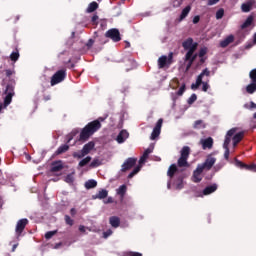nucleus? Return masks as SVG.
<instances>
[{
  "label": "nucleus",
  "instance_id": "680f3d73",
  "mask_svg": "<svg viewBox=\"0 0 256 256\" xmlns=\"http://www.w3.org/2000/svg\"><path fill=\"white\" fill-rule=\"evenodd\" d=\"M94 43H95V40L89 39L88 42L86 43V46L88 47V49H91Z\"/></svg>",
  "mask_w": 256,
  "mask_h": 256
},
{
  "label": "nucleus",
  "instance_id": "9b49d317",
  "mask_svg": "<svg viewBox=\"0 0 256 256\" xmlns=\"http://www.w3.org/2000/svg\"><path fill=\"white\" fill-rule=\"evenodd\" d=\"M137 164V159L136 158H128L126 161L122 164L121 171L122 173H126V171H129L135 167Z\"/></svg>",
  "mask_w": 256,
  "mask_h": 256
},
{
  "label": "nucleus",
  "instance_id": "c756f323",
  "mask_svg": "<svg viewBox=\"0 0 256 256\" xmlns=\"http://www.w3.org/2000/svg\"><path fill=\"white\" fill-rule=\"evenodd\" d=\"M253 25V16H249L245 22L241 25V29H247V27H251Z\"/></svg>",
  "mask_w": 256,
  "mask_h": 256
},
{
  "label": "nucleus",
  "instance_id": "58836bf2",
  "mask_svg": "<svg viewBox=\"0 0 256 256\" xmlns=\"http://www.w3.org/2000/svg\"><path fill=\"white\" fill-rule=\"evenodd\" d=\"M64 220H65L66 225H69L70 227H73L75 221L73 219H71V216L65 215Z\"/></svg>",
  "mask_w": 256,
  "mask_h": 256
},
{
  "label": "nucleus",
  "instance_id": "f03ea898",
  "mask_svg": "<svg viewBox=\"0 0 256 256\" xmlns=\"http://www.w3.org/2000/svg\"><path fill=\"white\" fill-rule=\"evenodd\" d=\"M15 85L16 82L14 79L9 80L8 84L6 85L4 107H9V105H11L13 97H15Z\"/></svg>",
  "mask_w": 256,
  "mask_h": 256
},
{
  "label": "nucleus",
  "instance_id": "f257e3e1",
  "mask_svg": "<svg viewBox=\"0 0 256 256\" xmlns=\"http://www.w3.org/2000/svg\"><path fill=\"white\" fill-rule=\"evenodd\" d=\"M105 121V118L99 117L97 120H94L88 123L80 132L78 141H89V139L101 129V123Z\"/></svg>",
  "mask_w": 256,
  "mask_h": 256
},
{
  "label": "nucleus",
  "instance_id": "052dcab7",
  "mask_svg": "<svg viewBox=\"0 0 256 256\" xmlns=\"http://www.w3.org/2000/svg\"><path fill=\"white\" fill-rule=\"evenodd\" d=\"M110 235H113L112 230H107L106 232L103 233L104 239H107V237H110Z\"/></svg>",
  "mask_w": 256,
  "mask_h": 256
},
{
  "label": "nucleus",
  "instance_id": "7c9ffc66",
  "mask_svg": "<svg viewBox=\"0 0 256 256\" xmlns=\"http://www.w3.org/2000/svg\"><path fill=\"white\" fill-rule=\"evenodd\" d=\"M91 159V156H86L78 163V167H85L86 165H89V163H91Z\"/></svg>",
  "mask_w": 256,
  "mask_h": 256
},
{
  "label": "nucleus",
  "instance_id": "ddd939ff",
  "mask_svg": "<svg viewBox=\"0 0 256 256\" xmlns=\"http://www.w3.org/2000/svg\"><path fill=\"white\" fill-rule=\"evenodd\" d=\"M238 128H231L226 136H225V140H224V144H223V148H227L229 147L230 143H231V138L233 137V135H235V133H237Z\"/></svg>",
  "mask_w": 256,
  "mask_h": 256
},
{
  "label": "nucleus",
  "instance_id": "e2e57ef3",
  "mask_svg": "<svg viewBox=\"0 0 256 256\" xmlns=\"http://www.w3.org/2000/svg\"><path fill=\"white\" fill-rule=\"evenodd\" d=\"M220 0H208L207 5L212 6V5H217Z\"/></svg>",
  "mask_w": 256,
  "mask_h": 256
},
{
  "label": "nucleus",
  "instance_id": "3c124183",
  "mask_svg": "<svg viewBox=\"0 0 256 256\" xmlns=\"http://www.w3.org/2000/svg\"><path fill=\"white\" fill-rule=\"evenodd\" d=\"M73 181H75V178L73 177V174H68V175L65 177V182H66V183H73Z\"/></svg>",
  "mask_w": 256,
  "mask_h": 256
},
{
  "label": "nucleus",
  "instance_id": "bb28decb",
  "mask_svg": "<svg viewBox=\"0 0 256 256\" xmlns=\"http://www.w3.org/2000/svg\"><path fill=\"white\" fill-rule=\"evenodd\" d=\"M69 151V145L68 144H63L55 152V155H63V153H67Z\"/></svg>",
  "mask_w": 256,
  "mask_h": 256
},
{
  "label": "nucleus",
  "instance_id": "39448f33",
  "mask_svg": "<svg viewBox=\"0 0 256 256\" xmlns=\"http://www.w3.org/2000/svg\"><path fill=\"white\" fill-rule=\"evenodd\" d=\"M189 155H191V148L189 146H184L180 151V158L178 159V167H189Z\"/></svg>",
  "mask_w": 256,
  "mask_h": 256
},
{
  "label": "nucleus",
  "instance_id": "20e7f679",
  "mask_svg": "<svg viewBox=\"0 0 256 256\" xmlns=\"http://www.w3.org/2000/svg\"><path fill=\"white\" fill-rule=\"evenodd\" d=\"M182 47L185 51H187L186 59H189V57H191V55H193V53L197 51V47H199V44L197 42H193V38H187L182 43Z\"/></svg>",
  "mask_w": 256,
  "mask_h": 256
},
{
  "label": "nucleus",
  "instance_id": "6e6552de",
  "mask_svg": "<svg viewBox=\"0 0 256 256\" xmlns=\"http://www.w3.org/2000/svg\"><path fill=\"white\" fill-rule=\"evenodd\" d=\"M203 77H211V71H209V68H205L197 77L196 83L191 85V89L193 91L199 89L201 87V83H203Z\"/></svg>",
  "mask_w": 256,
  "mask_h": 256
},
{
  "label": "nucleus",
  "instance_id": "338daca9",
  "mask_svg": "<svg viewBox=\"0 0 256 256\" xmlns=\"http://www.w3.org/2000/svg\"><path fill=\"white\" fill-rule=\"evenodd\" d=\"M173 5L174 7H181V2H179V0H174Z\"/></svg>",
  "mask_w": 256,
  "mask_h": 256
},
{
  "label": "nucleus",
  "instance_id": "8fccbe9b",
  "mask_svg": "<svg viewBox=\"0 0 256 256\" xmlns=\"http://www.w3.org/2000/svg\"><path fill=\"white\" fill-rule=\"evenodd\" d=\"M151 153H153V149L148 148V149H146V150L144 151L142 157L148 159V158H149V155H151Z\"/></svg>",
  "mask_w": 256,
  "mask_h": 256
},
{
  "label": "nucleus",
  "instance_id": "ea45409f",
  "mask_svg": "<svg viewBox=\"0 0 256 256\" xmlns=\"http://www.w3.org/2000/svg\"><path fill=\"white\" fill-rule=\"evenodd\" d=\"M202 91H204V93H207V91H209V80L203 81L202 80Z\"/></svg>",
  "mask_w": 256,
  "mask_h": 256
},
{
  "label": "nucleus",
  "instance_id": "69168bd1",
  "mask_svg": "<svg viewBox=\"0 0 256 256\" xmlns=\"http://www.w3.org/2000/svg\"><path fill=\"white\" fill-rule=\"evenodd\" d=\"M245 107L246 108H248V109H256V104H255V102H250V106L249 107H247V105H245Z\"/></svg>",
  "mask_w": 256,
  "mask_h": 256
},
{
  "label": "nucleus",
  "instance_id": "6ab92c4d",
  "mask_svg": "<svg viewBox=\"0 0 256 256\" xmlns=\"http://www.w3.org/2000/svg\"><path fill=\"white\" fill-rule=\"evenodd\" d=\"M253 5H255V1L249 0L241 5V10L243 11V13H249V11L253 9Z\"/></svg>",
  "mask_w": 256,
  "mask_h": 256
},
{
  "label": "nucleus",
  "instance_id": "4c0bfd02",
  "mask_svg": "<svg viewBox=\"0 0 256 256\" xmlns=\"http://www.w3.org/2000/svg\"><path fill=\"white\" fill-rule=\"evenodd\" d=\"M159 135H161V131L154 128L150 136L151 141H155Z\"/></svg>",
  "mask_w": 256,
  "mask_h": 256
},
{
  "label": "nucleus",
  "instance_id": "f704fd0d",
  "mask_svg": "<svg viewBox=\"0 0 256 256\" xmlns=\"http://www.w3.org/2000/svg\"><path fill=\"white\" fill-rule=\"evenodd\" d=\"M19 57H20V55H19V50H18V49H16V51H14V52H12V53L10 54V59H11V61H13L14 63L17 62V61H19Z\"/></svg>",
  "mask_w": 256,
  "mask_h": 256
},
{
  "label": "nucleus",
  "instance_id": "2eb2a0df",
  "mask_svg": "<svg viewBox=\"0 0 256 256\" xmlns=\"http://www.w3.org/2000/svg\"><path fill=\"white\" fill-rule=\"evenodd\" d=\"M243 137H245V131L236 132L232 137L233 147H237L243 141Z\"/></svg>",
  "mask_w": 256,
  "mask_h": 256
},
{
  "label": "nucleus",
  "instance_id": "0eeeda50",
  "mask_svg": "<svg viewBox=\"0 0 256 256\" xmlns=\"http://www.w3.org/2000/svg\"><path fill=\"white\" fill-rule=\"evenodd\" d=\"M215 163H217V158L213 157V154H209L206 157V160L204 161V163L202 164H198L200 166V168L203 171H211V169H213V165H215Z\"/></svg>",
  "mask_w": 256,
  "mask_h": 256
},
{
  "label": "nucleus",
  "instance_id": "f3484780",
  "mask_svg": "<svg viewBox=\"0 0 256 256\" xmlns=\"http://www.w3.org/2000/svg\"><path fill=\"white\" fill-rule=\"evenodd\" d=\"M201 173H203V170L201 169V167L198 165L197 168L194 170L193 172V181L194 183H201L202 181V177H201Z\"/></svg>",
  "mask_w": 256,
  "mask_h": 256
},
{
  "label": "nucleus",
  "instance_id": "5701e85b",
  "mask_svg": "<svg viewBox=\"0 0 256 256\" xmlns=\"http://www.w3.org/2000/svg\"><path fill=\"white\" fill-rule=\"evenodd\" d=\"M109 195V191L102 189L97 194L92 196V199H107Z\"/></svg>",
  "mask_w": 256,
  "mask_h": 256
},
{
  "label": "nucleus",
  "instance_id": "4d7b16f0",
  "mask_svg": "<svg viewBox=\"0 0 256 256\" xmlns=\"http://www.w3.org/2000/svg\"><path fill=\"white\" fill-rule=\"evenodd\" d=\"M5 73H6V77H11V75H15V71L11 69H6Z\"/></svg>",
  "mask_w": 256,
  "mask_h": 256
},
{
  "label": "nucleus",
  "instance_id": "09e8293b",
  "mask_svg": "<svg viewBox=\"0 0 256 256\" xmlns=\"http://www.w3.org/2000/svg\"><path fill=\"white\" fill-rule=\"evenodd\" d=\"M161 127H163V119L160 118L157 123H156V126L154 127V129L158 130V131H161Z\"/></svg>",
  "mask_w": 256,
  "mask_h": 256
},
{
  "label": "nucleus",
  "instance_id": "0e129e2a",
  "mask_svg": "<svg viewBox=\"0 0 256 256\" xmlns=\"http://www.w3.org/2000/svg\"><path fill=\"white\" fill-rule=\"evenodd\" d=\"M199 21H201V17H200L199 15H197V16H195V17L193 18V23H194V25H197V23H199Z\"/></svg>",
  "mask_w": 256,
  "mask_h": 256
},
{
  "label": "nucleus",
  "instance_id": "aec40b11",
  "mask_svg": "<svg viewBox=\"0 0 256 256\" xmlns=\"http://www.w3.org/2000/svg\"><path fill=\"white\" fill-rule=\"evenodd\" d=\"M234 41H235V36L229 35L228 37H226L224 40L220 42V47L222 48L229 47V45H231V43H233Z\"/></svg>",
  "mask_w": 256,
  "mask_h": 256
},
{
  "label": "nucleus",
  "instance_id": "a19ab883",
  "mask_svg": "<svg viewBox=\"0 0 256 256\" xmlns=\"http://www.w3.org/2000/svg\"><path fill=\"white\" fill-rule=\"evenodd\" d=\"M249 77L252 82L256 83V68L249 72Z\"/></svg>",
  "mask_w": 256,
  "mask_h": 256
},
{
  "label": "nucleus",
  "instance_id": "2f4dec72",
  "mask_svg": "<svg viewBox=\"0 0 256 256\" xmlns=\"http://www.w3.org/2000/svg\"><path fill=\"white\" fill-rule=\"evenodd\" d=\"M190 12H191V6H186L181 12V15H180L181 21H183V19H185V17H187V15H189Z\"/></svg>",
  "mask_w": 256,
  "mask_h": 256
},
{
  "label": "nucleus",
  "instance_id": "6e6d98bb",
  "mask_svg": "<svg viewBox=\"0 0 256 256\" xmlns=\"http://www.w3.org/2000/svg\"><path fill=\"white\" fill-rule=\"evenodd\" d=\"M97 21H99V16L97 14H94L91 18V23L93 25H97Z\"/></svg>",
  "mask_w": 256,
  "mask_h": 256
},
{
  "label": "nucleus",
  "instance_id": "cd10ccee",
  "mask_svg": "<svg viewBox=\"0 0 256 256\" xmlns=\"http://www.w3.org/2000/svg\"><path fill=\"white\" fill-rule=\"evenodd\" d=\"M178 169H177V165L176 164H172L170 165L167 175L168 177H170L172 179V177H175V174L177 173Z\"/></svg>",
  "mask_w": 256,
  "mask_h": 256
},
{
  "label": "nucleus",
  "instance_id": "412c9836",
  "mask_svg": "<svg viewBox=\"0 0 256 256\" xmlns=\"http://www.w3.org/2000/svg\"><path fill=\"white\" fill-rule=\"evenodd\" d=\"M169 65V61L167 60V56L162 55L158 58V69H165Z\"/></svg>",
  "mask_w": 256,
  "mask_h": 256
},
{
  "label": "nucleus",
  "instance_id": "e433bc0d",
  "mask_svg": "<svg viewBox=\"0 0 256 256\" xmlns=\"http://www.w3.org/2000/svg\"><path fill=\"white\" fill-rule=\"evenodd\" d=\"M194 129H205V125L203 124V120H196L193 125Z\"/></svg>",
  "mask_w": 256,
  "mask_h": 256
},
{
  "label": "nucleus",
  "instance_id": "5fc2aeb1",
  "mask_svg": "<svg viewBox=\"0 0 256 256\" xmlns=\"http://www.w3.org/2000/svg\"><path fill=\"white\" fill-rule=\"evenodd\" d=\"M225 149V152H224V159L226 160V161H229V155H230V150H229V147H226V148H224Z\"/></svg>",
  "mask_w": 256,
  "mask_h": 256
},
{
  "label": "nucleus",
  "instance_id": "4468645a",
  "mask_svg": "<svg viewBox=\"0 0 256 256\" xmlns=\"http://www.w3.org/2000/svg\"><path fill=\"white\" fill-rule=\"evenodd\" d=\"M145 161H147V158H145V156H141L140 160H139V165L136 166L133 171L128 175V179H133V177H135V175H137V173H139V171H141V165H143V163H145Z\"/></svg>",
  "mask_w": 256,
  "mask_h": 256
},
{
  "label": "nucleus",
  "instance_id": "13d9d810",
  "mask_svg": "<svg viewBox=\"0 0 256 256\" xmlns=\"http://www.w3.org/2000/svg\"><path fill=\"white\" fill-rule=\"evenodd\" d=\"M168 65H171L173 63V52H170L167 57Z\"/></svg>",
  "mask_w": 256,
  "mask_h": 256
},
{
  "label": "nucleus",
  "instance_id": "a878e982",
  "mask_svg": "<svg viewBox=\"0 0 256 256\" xmlns=\"http://www.w3.org/2000/svg\"><path fill=\"white\" fill-rule=\"evenodd\" d=\"M215 191H217V184H212L203 190V195H211V193H215Z\"/></svg>",
  "mask_w": 256,
  "mask_h": 256
},
{
  "label": "nucleus",
  "instance_id": "473e14b6",
  "mask_svg": "<svg viewBox=\"0 0 256 256\" xmlns=\"http://www.w3.org/2000/svg\"><path fill=\"white\" fill-rule=\"evenodd\" d=\"M85 187L87 189H95L97 187V181L95 180H88L85 182Z\"/></svg>",
  "mask_w": 256,
  "mask_h": 256
},
{
  "label": "nucleus",
  "instance_id": "bf43d9fd",
  "mask_svg": "<svg viewBox=\"0 0 256 256\" xmlns=\"http://www.w3.org/2000/svg\"><path fill=\"white\" fill-rule=\"evenodd\" d=\"M187 61L188 63L186 65L185 73H187L189 69H191V67L193 66V62L191 60H187Z\"/></svg>",
  "mask_w": 256,
  "mask_h": 256
},
{
  "label": "nucleus",
  "instance_id": "423d86ee",
  "mask_svg": "<svg viewBox=\"0 0 256 256\" xmlns=\"http://www.w3.org/2000/svg\"><path fill=\"white\" fill-rule=\"evenodd\" d=\"M65 77H67V70L62 69L58 70L52 77L50 81L51 87H55V85H59L62 81H65Z\"/></svg>",
  "mask_w": 256,
  "mask_h": 256
},
{
  "label": "nucleus",
  "instance_id": "a211bd4d",
  "mask_svg": "<svg viewBox=\"0 0 256 256\" xmlns=\"http://www.w3.org/2000/svg\"><path fill=\"white\" fill-rule=\"evenodd\" d=\"M129 138V132L127 130H121L116 138L117 143H125Z\"/></svg>",
  "mask_w": 256,
  "mask_h": 256
},
{
  "label": "nucleus",
  "instance_id": "c9c22d12",
  "mask_svg": "<svg viewBox=\"0 0 256 256\" xmlns=\"http://www.w3.org/2000/svg\"><path fill=\"white\" fill-rule=\"evenodd\" d=\"M97 167H101V160L95 158L91 163H90V169H95Z\"/></svg>",
  "mask_w": 256,
  "mask_h": 256
},
{
  "label": "nucleus",
  "instance_id": "a18cd8bd",
  "mask_svg": "<svg viewBox=\"0 0 256 256\" xmlns=\"http://www.w3.org/2000/svg\"><path fill=\"white\" fill-rule=\"evenodd\" d=\"M195 101H197V94H192V95L189 97L187 103H188V105H193V103H194Z\"/></svg>",
  "mask_w": 256,
  "mask_h": 256
},
{
  "label": "nucleus",
  "instance_id": "f8f14e48",
  "mask_svg": "<svg viewBox=\"0 0 256 256\" xmlns=\"http://www.w3.org/2000/svg\"><path fill=\"white\" fill-rule=\"evenodd\" d=\"M27 225H29V220L26 218L20 219L17 224H16V235L21 236V233H23V231H25V227H27Z\"/></svg>",
  "mask_w": 256,
  "mask_h": 256
},
{
  "label": "nucleus",
  "instance_id": "9d476101",
  "mask_svg": "<svg viewBox=\"0 0 256 256\" xmlns=\"http://www.w3.org/2000/svg\"><path fill=\"white\" fill-rule=\"evenodd\" d=\"M235 165L239 167V169H244L245 171H252L256 173V165L255 164H245L241 160L235 158Z\"/></svg>",
  "mask_w": 256,
  "mask_h": 256
},
{
  "label": "nucleus",
  "instance_id": "dca6fc26",
  "mask_svg": "<svg viewBox=\"0 0 256 256\" xmlns=\"http://www.w3.org/2000/svg\"><path fill=\"white\" fill-rule=\"evenodd\" d=\"M63 168V161L58 160L52 162L50 171L51 173H58V171H63Z\"/></svg>",
  "mask_w": 256,
  "mask_h": 256
},
{
  "label": "nucleus",
  "instance_id": "79ce46f5",
  "mask_svg": "<svg viewBox=\"0 0 256 256\" xmlns=\"http://www.w3.org/2000/svg\"><path fill=\"white\" fill-rule=\"evenodd\" d=\"M54 235H57V230H53V231H48L45 234V239L49 240L51 239Z\"/></svg>",
  "mask_w": 256,
  "mask_h": 256
},
{
  "label": "nucleus",
  "instance_id": "72a5a7b5",
  "mask_svg": "<svg viewBox=\"0 0 256 256\" xmlns=\"http://www.w3.org/2000/svg\"><path fill=\"white\" fill-rule=\"evenodd\" d=\"M126 193H127V186L126 185H121L117 189V194L120 195V197H125Z\"/></svg>",
  "mask_w": 256,
  "mask_h": 256
},
{
  "label": "nucleus",
  "instance_id": "49530a36",
  "mask_svg": "<svg viewBox=\"0 0 256 256\" xmlns=\"http://www.w3.org/2000/svg\"><path fill=\"white\" fill-rule=\"evenodd\" d=\"M75 135H77V133H75V132H71L70 134H68L66 136V143H71V141H73V138L75 137Z\"/></svg>",
  "mask_w": 256,
  "mask_h": 256
},
{
  "label": "nucleus",
  "instance_id": "774afa93",
  "mask_svg": "<svg viewBox=\"0 0 256 256\" xmlns=\"http://www.w3.org/2000/svg\"><path fill=\"white\" fill-rule=\"evenodd\" d=\"M215 171H221V169H223V165L218 164L214 167Z\"/></svg>",
  "mask_w": 256,
  "mask_h": 256
},
{
  "label": "nucleus",
  "instance_id": "864d4df0",
  "mask_svg": "<svg viewBox=\"0 0 256 256\" xmlns=\"http://www.w3.org/2000/svg\"><path fill=\"white\" fill-rule=\"evenodd\" d=\"M185 89H186V86H185V84H183V85L179 88V90H178V92H177V95H178L179 97H181V95H183V93H185Z\"/></svg>",
  "mask_w": 256,
  "mask_h": 256
},
{
  "label": "nucleus",
  "instance_id": "4be33fe9",
  "mask_svg": "<svg viewBox=\"0 0 256 256\" xmlns=\"http://www.w3.org/2000/svg\"><path fill=\"white\" fill-rule=\"evenodd\" d=\"M109 223H110L111 227H114V229H117V227H119V225H121V219L117 216H111L109 218Z\"/></svg>",
  "mask_w": 256,
  "mask_h": 256
},
{
  "label": "nucleus",
  "instance_id": "c85d7f7f",
  "mask_svg": "<svg viewBox=\"0 0 256 256\" xmlns=\"http://www.w3.org/2000/svg\"><path fill=\"white\" fill-rule=\"evenodd\" d=\"M255 91H256V82H252L246 86V93H249V95H253Z\"/></svg>",
  "mask_w": 256,
  "mask_h": 256
},
{
  "label": "nucleus",
  "instance_id": "37998d69",
  "mask_svg": "<svg viewBox=\"0 0 256 256\" xmlns=\"http://www.w3.org/2000/svg\"><path fill=\"white\" fill-rule=\"evenodd\" d=\"M225 15V10L223 8H220L217 12H216V19H221L222 17H224Z\"/></svg>",
  "mask_w": 256,
  "mask_h": 256
},
{
  "label": "nucleus",
  "instance_id": "393cba45",
  "mask_svg": "<svg viewBox=\"0 0 256 256\" xmlns=\"http://www.w3.org/2000/svg\"><path fill=\"white\" fill-rule=\"evenodd\" d=\"M203 149H212L213 148V138L209 137L207 139L202 140Z\"/></svg>",
  "mask_w": 256,
  "mask_h": 256
},
{
  "label": "nucleus",
  "instance_id": "603ef678",
  "mask_svg": "<svg viewBox=\"0 0 256 256\" xmlns=\"http://www.w3.org/2000/svg\"><path fill=\"white\" fill-rule=\"evenodd\" d=\"M124 256H143V254L139 253V252H125Z\"/></svg>",
  "mask_w": 256,
  "mask_h": 256
},
{
  "label": "nucleus",
  "instance_id": "c03bdc74",
  "mask_svg": "<svg viewBox=\"0 0 256 256\" xmlns=\"http://www.w3.org/2000/svg\"><path fill=\"white\" fill-rule=\"evenodd\" d=\"M198 56H199V54H192V55H190L189 59H187V54H186L184 61H192V63H195V59H197Z\"/></svg>",
  "mask_w": 256,
  "mask_h": 256
},
{
  "label": "nucleus",
  "instance_id": "de8ad7c7",
  "mask_svg": "<svg viewBox=\"0 0 256 256\" xmlns=\"http://www.w3.org/2000/svg\"><path fill=\"white\" fill-rule=\"evenodd\" d=\"M205 55H207V47L200 49V51L198 53V57L203 58V57H205Z\"/></svg>",
  "mask_w": 256,
  "mask_h": 256
},
{
  "label": "nucleus",
  "instance_id": "7ed1b4c3",
  "mask_svg": "<svg viewBox=\"0 0 256 256\" xmlns=\"http://www.w3.org/2000/svg\"><path fill=\"white\" fill-rule=\"evenodd\" d=\"M93 149H95V142L90 141L83 146L80 152H74L72 156L74 159H83V157H87V155H89Z\"/></svg>",
  "mask_w": 256,
  "mask_h": 256
},
{
  "label": "nucleus",
  "instance_id": "1a4fd4ad",
  "mask_svg": "<svg viewBox=\"0 0 256 256\" xmlns=\"http://www.w3.org/2000/svg\"><path fill=\"white\" fill-rule=\"evenodd\" d=\"M105 37L112 39L114 43H119L121 41V32H119V29L112 28L105 33Z\"/></svg>",
  "mask_w": 256,
  "mask_h": 256
},
{
  "label": "nucleus",
  "instance_id": "b1692460",
  "mask_svg": "<svg viewBox=\"0 0 256 256\" xmlns=\"http://www.w3.org/2000/svg\"><path fill=\"white\" fill-rule=\"evenodd\" d=\"M98 9H99V3L93 1L88 5L86 9V13H95V11H97Z\"/></svg>",
  "mask_w": 256,
  "mask_h": 256
}]
</instances>
